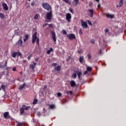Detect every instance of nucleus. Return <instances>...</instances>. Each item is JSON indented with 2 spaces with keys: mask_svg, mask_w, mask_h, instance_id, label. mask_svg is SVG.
Instances as JSON below:
<instances>
[{
  "mask_svg": "<svg viewBox=\"0 0 126 126\" xmlns=\"http://www.w3.org/2000/svg\"><path fill=\"white\" fill-rule=\"evenodd\" d=\"M42 7L44 8V9H46L48 11H52V8L51 7V5L49 4V3L45 2L42 3Z\"/></svg>",
  "mask_w": 126,
  "mask_h": 126,
  "instance_id": "1",
  "label": "nucleus"
},
{
  "mask_svg": "<svg viewBox=\"0 0 126 126\" xmlns=\"http://www.w3.org/2000/svg\"><path fill=\"white\" fill-rule=\"evenodd\" d=\"M51 34L54 42H57V36L56 35V32L54 31H51Z\"/></svg>",
  "mask_w": 126,
  "mask_h": 126,
  "instance_id": "2",
  "label": "nucleus"
},
{
  "mask_svg": "<svg viewBox=\"0 0 126 126\" xmlns=\"http://www.w3.org/2000/svg\"><path fill=\"white\" fill-rule=\"evenodd\" d=\"M53 14L52 13V11L47 13L46 14V18L47 20H51L52 19V15Z\"/></svg>",
  "mask_w": 126,
  "mask_h": 126,
  "instance_id": "3",
  "label": "nucleus"
},
{
  "mask_svg": "<svg viewBox=\"0 0 126 126\" xmlns=\"http://www.w3.org/2000/svg\"><path fill=\"white\" fill-rule=\"evenodd\" d=\"M36 39H38V38H37V32H34V34L32 35V44H34L35 42H36Z\"/></svg>",
  "mask_w": 126,
  "mask_h": 126,
  "instance_id": "4",
  "label": "nucleus"
},
{
  "mask_svg": "<svg viewBox=\"0 0 126 126\" xmlns=\"http://www.w3.org/2000/svg\"><path fill=\"white\" fill-rule=\"evenodd\" d=\"M3 117L4 119H11V117L9 116V112H5L3 113Z\"/></svg>",
  "mask_w": 126,
  "mask_h": 126,
  "instance_id": "5",
  "label": "nucleus"
},
{
  "mask_svg": "<svg viewBox=\"0 0 126 126\" xmlns=\"http://www.w3.org/2000/svg\"><path fill=\"white\" fill-rule=\"evenodd\" d=\"M23 43V41L22 40V37L20 36V39L17 42V44L19 47H22Z\"/></svg>",
  "mask_w": 126,
  "mask_h": 126,
  "instance_id": "6",
  "label": "nucleus"
},
{
  "mask_svg": "<svg viewBox=\"0 0 126 126\" xmlns=\"http://www.w3.org/2000/svg\"><path fill=\"white\" fill-rule=\"evenodd\" d=\"M71 19V14L68 13L66 14V20L68 22H70V20Z\"/></svg>",
  "mask_w": 126,
  "mask_h": 126,
  "instance_id": "7",
  "label": "nucleus"
},
{
  "mask_svg": "<svg viewBox=\"0 0 126 126\" xmlns=\"http://www.w3.org/2000/svg\"><path fill=\"white\" fill-rule=\"evenodd\" d=\"M82 26L84 29H86V28L88 27L87 23L86 22H83V21H82Z\"/></svg>",
  "mask_w": 126,
  "mask_h": 126,
  "instance_id": "8",
  "label": "nucleus"
},
{
  "mask_svg": "<svg viewBox=\"0 0 126 126\" xmlns=\"http://www.w3.org/2000/svg\"><path fill=\"white\" fill-rule=\"evenodd\" d=\"M68 38L70 40H73V39H75L76 37L74 34L70 33L68 35Z\"/></svg>",
  "mask_w": 126,
  "mask_h": 126,
  "instance_id": "9",
  "label": "nucleus"
},
{
  "mask_svg": "<svg viewBox=\"0 0 126 126\" xmlns=\"http://www.w3.org/2000/svg\"><path fill=\"white\" fill-rule=\"evenodd\" d=\"M33 64H31L30 65V68H31V69H32V70H34V69H35V66H36V65L37 64V63L35 62H32Z\"/></svg>",
  "mask_w": 126,
  "mask_h": 126,
  "instance_id": "10",
  "label": "nucleus"
},
{
  "mask_svg": "<svg viewBox=\"0 0 126 126\" xmlns=\"http://www.w3.org/2000/svg\"><path fill=\"white\" fill-rule=\"evenodd\" d=\"M88 11L89 12L90 17H93V15L94 14V10L93 9H89Z\"/></svg>",
  "mask_w": 126,
  "mask_h": 126,
  "instance_id": "11",
  "label": "nucleus"
},
{
  "mask_svg": "<svg viewBox=\"0 0 126 126\" xmlns=\"http://www.w3.org/2000/svg\"><path fill=\"white\" fill-rule=\"evenodd\" d=\"M106 17H107V18H114V17H115V15L114 14H110V13H107L106 14Z\"/></svg>",
  "mask_w": 126,
  "mask_h": 126,
  "instance_id": "12",
  "label": "nucleus"
},
{
  "mask_svg": "<svg viewBox=\"0 0 126 126\" xmlns=\"http://www.w3.org/2000/svg\"><path fill=\"white\" fill-rule=\"evenodd\" d=\"M25 107H26V105H23L22 107L20 109L21 115H23V113H24V110H25L24 108H25Z\"/></svg>",
  "mask_w": 126,
  "mask_h": 126,
  "instance_id": "13",
  "label": "nucleus"
},
{
  "mask_svg": "<svg viewBox=\"0 0 126 126\" xmlns=\"http://www.w3.org/2000/svg\"><path fill=\"white\" fill-rule=\"evenodd\" d=\"M7 64V62L5 63L4 64H2V63H0V68H4Z\"/></svg>",
  "mask_w": 126,
  "mask_h": 126,
  "instance_id": "14",
  "label": "nucleus"
},
{
  "mask_svg": "<svg viewBox=\"0 0 126 126\" xmlns=\"http://www.w3.org/2000/svg\"><path fill=\"white\" fill-rule=\"evenodd\" d=\"M74 72L77 74L79 79H80V76L81 74H82V72H81V71H75Z\"/></svg>",
  "mask_w": 126,
  "mask_h": 126,
  "instance_id": "15",
  "label": "nucleus"
},
{
  "mask_svg": "<svg viewBox=\"0 0 126 126\" xmlns=\"http://www.w3.org/2000/svg\"><path fill=\"white\" fill-rule=\"evenodd\" d=\"M2 6L3 9L5 10H8V7L7 6V5L5 3H2Z\"/></svg>",
  "mask_w": 126,
  "mask_h": 126,
  "instance_id": "16",
  "label": "nucleus"
},
{
  "mask_svg": "<svg viewBox=\"0 0 126 126\" xmlns=\"http://www.w3.org/2000/svg\"><path fill=\"white\" fill-rule=\"evenodd\" d=\"M123 4H124V0H120L119 3V5H117V7H121V6H122V5H123Z\"/></svg>",
  "mask_w": 126,
  "mask_h": 126,
  "instance_id": "17",
  "label": "nucleus"
},
{
  "mask_svg": "<svg viewBox=\"0 0 126 126\" xmlns=\"http://www.w3.org/2000/svg\"><path fill=\"white\" fill-rule=\"evenodd\" d=\"M61 66H58L54 68V70H56V71H58V72H59L60 71H61Z\"/></svg>",
  "mask_w": 126,
  "mask_h": 126,
  "instance_id": "18",
  "label": "nucleus"
},
{
  "mask_svg": "<svg viewBox=\"0 0 126 126\" xmlns=\"http://www.w3.org/2000/svg\"><path fill=\"white\" fill-rule=\"evenodd\" d=\"M70 85L71 87H74V86L76 85L75 82L73 80L71 81Z\"/></svg>",
  "mask_w": 126,
  "mask_h": 126,
  "instance_id": "19",
  "label": "nucleus"
},
{
  "mask_svg": "<svg viewBox=\"0 0 126 126\" xmlns=\"http://www.w3.org/2000/svg\"><path fill=\"white\" fill-rule=\"evenodd\" d=\"M84 60V58H83V56H80L79 58V62L80 63H83V61Z\"/></svg>",
  "mask_w": 126,
  "mask_h": 126,
  "instance_id": "20",
  "label": "nucleus"
},
{
  "mask_svg": "<svg viewBox=\"0 0 126 126\" xmlns=\"http://www.w3.org/2000/svg\"><path fill=\"white\" fill-rule=\"evenodd\" d=\"M74 1L75 2H73V5H74V6H76L77 3H78L79 0H74Z\"/></svg>",
  "mask_w": 126,
  "mask_h": 126,
  "instance_id": "21",
  "label": "nucleus"
},
{
  "mask_svg": "<svg viewBox=\"0 0 126 126\" xmlns=\"http://www.w3.org/2000/svg\"><path fill=\"white\" fill-rule=\"evenodd\" d=\"M96 2H97V8H100L101 7V4L100 3V0H95Z\"/></svg>",
  "mask_w": 126,
  "mask_h": 126,
  "instance_id": "22",
  "label": "nucleus"
},
{
  "mask_svg": "<svg viewBox=\"0 0 126 126\" xmlns=\"http://www.w3.org/2000/svg\"><path fill=\"white\" fill-rule=\"evenodd\" d=\"M26 85V83H24L22 86H20L19 87V90H22V89H23V88H24V87H25Z\"/></svg>",
  "mask_w": 126,
  "mask_h": 126,
  "instance_id": "23",
  "label": "nucleus"
},
{
  "mask_svg": "<svg viewBox=\"0 0 126 126\" xmlns=\"http://www.w3.org/2000/svg\"><path fill=\"white\" fill-rule=\"evenodd\" d=\"M28 39H29V35L27 34L25 35V38H24V42H25L26 40H28Z\"/></svg>",
  "mask_w": 126,
  "mask_h": 126,
  "instance_id": "24",
  "label": "nucleus"
},
{
  "mask_svg": "<svg viewBox=\"0 0 126 126\" xmlns=\"http://www.w3.org/2000/svg\"><path fill=\"white\" fill-rule=\"evenodd\" d=\"M51 52H53V48H50V49L47 51V55H50Z\"/></svg>",
  "mask_w": 126,
  "mask_h": 126,
  "instance_id": "25",
  "label": "nucleus"
},
{
  "mask_svg": "<svg viewBox=\"0 0 126 126\" xmlns=\"http://www.w3.org/2000/svg\"><path fill=\"white\" fill-rule=\"evenodd\" d=\"M87 70L89 71V72H91V71L92 70V68L91 67H87Z\"/></svg>",
  "mask_w": 126,
  "mask_h": 126,
  "instance_id": "26",
  "label": "nucleus"
},
{
  "mask_svg": "<svg viewBox=\"0 0 126 126\" xmlns=\"http://www.w3.org/2000/svg\"><path fill=\"white\" fill-rule=\"evenodd\" d=\"M64 2H65V3H67L68 4H70V2L68 0H63Z\"/></svg>",
  "mask_w": 126,
  "mask_h": 126,
  "instance_id": "27",
  "label": "nucleus"
},
{
  "mask_svg": "<svg viewBox=\"0 0 126 126\" xmlns=\"http://www.w3.org/2000/svg\"><path fill=\"white\" fill-rule=\"evenodd\" d=\"M0 18H1V19H3L4 18V15H3L2 13H0Z\"/></svg>",
  "mask_w": 126,
  "mask_h": 126,
  "instance_id": "28",
  "label": "nucleus"
},
{
  "mask_svg": "<svg viewBox=\"0 0 126 126\" xmlns=\"http://www.w3.org/2000/svg\"><path fill=\"white\" fill-rule=\"evenodd\" d=\"M98 54L99 55H100V56H102V55H103L104 54V53H103V52H102V49H100L99 52H98Z\"/></svg>",
  "mask_w": 126,
  "mask_h": 126,
  "instance_id": "29",
  "label": "nucleus"
},
{
  "mask_svg": "<svg viewBox=\"0 0 126 126\" xmlns=\"http://www.w3.org/2000/svg\"><path fill=\"white\" fill-rule=\"evenodd\" d=\"M104 32H105V34H108V35H109V29H106L104 30Z\"/></svg>",
  "mask_w": 126,
  "mask_h": 126,
  "instance_id": "30",
  "label": "nucleus"
},
{
  "mask_svg": "<svg viewBox=\"0 0 126 126\" xmlns=\"http://www.w3.org/2000/svg\"><path fill=\"white\" fill-rule=\"evenodd\" d=\"M12 57L13 58H16V52H14L12 54Z\"/></svg>",
  "mask_w": 126,
  "mask_h": 126,
  "instance_id": "31",
  "label": "nucleus"
},
{
  "mask_svg": "<svg viewBox=\"0 0 126 126\" xmlns=\"http://www.w3.org/2000/svg\"><path fill=\"white\" fill-rule=\"evenodd\" d=\"M37 101H38V100H37V99H34V101H33L32 104H33V105H35V104H37Z\"/></svg>",
  "mask_w": 126,
  "mask_h": 126,
  "instance_id": "32",
  "label": "nucleus"
},
{
  "mask_svg": "<svg viewBox=\"0 0 126 126\" xmlns=\"http://www.w3.org/2000/svg\"><path fill=\"white\" fill-rule=\"evenodd\" d=\"M49 108L50 109H54V108H55V105L54 104H51L49 105Z\"/></svg>",
  "mask_w": 126,
  "mask_h": 126,
  "instance_id": "33",
  "label": "nucleus"
},
{
  "mask_svg": "<svg viewBox=\"0 0 126 126\" xmlns=\"http://www.w3.org/2000/svg\"><path fill=\"white\" fill-rule=\"evenodd\" d=\"M77 75H76V73H73L72 75V77H73L74 78H76Z\"/></svg>",
  "mask_w": 126,
  "mask_h": 126,
  "instance_id": "34",
  "label": "nucleus"
},
{
  "mask_svg": "<svg viewBox=\"0 0 126 126\" xmlns=\"http://www.w3.org/2000/svg\"><path fill=\"white\" fill-rule=\"evenodd\" d=\"M66 94H70V95H72V91H67L66 92Z\"/></svg>",
  "mask_w": 126,
  "mask_h": 126,
  "instance_id": "35",
  "label": "nucleus"
},
{
  "mask_svg": "<svg viewBox=\"0 0 126 126\" xmlns=\"http://www.w3.org/2000/svg\"><path fill=\"white\" fill-rule=\"evenodd\" d=\"M2 75H4V71H3L2 72H0V76H1V78Z\"/></svg>",
  "mask_w": 126,
  "mask_h": 126,
  "instance_id": "36",
  "label": "nucleus"
},
{
  "mask_svg": "<svg viewBox=\"0 0 126 126\" xmlns=\"http://www.w3.org/2000/svg\"><path fill=\"white\" fill-rule=\"evenodd\" d=\"M31 107L30 106H26L24 107L25 110H26V111H28L29 109H30Z\"/></svg>",
  "mask_w": 126,
  "mask_h": 126,
  "instance_id": "37",
  "label": "nucleus"
},
{
  "mask_svg": "<svg viewBox=\"0 0 126 126\" xmlns=\"http://www.w3.org/2000/svg\"><path fill=\"white\" fill-rule=\"evenodd\" d=\"M21 53L20 52H16V56H18V57H20L21 56Z\"/></svg>",
  "mask_w": 126,
  "mask_h": 126,
  "instance_id": "38",
  "label": "nucleus"
},
{
  "mask_svg": "<svg viewBox=\"0 0 126 126\" xmlns=\"http://www.w3.org/2000/svg\"><path fill=\"white\" fill-rule=\"evenodd\" d=\"M38 17H39V15L38 14H36L34 16V19H38Z\"/></svg>",
  "mask_w": 126,
  "mask_h": 126,
  "instance_id": "39",
  "label": "nucleus"
},
{
  "mask_svg": "<svg viewBox=\"0 0 126 126\" xmlns=\"http://www.w3.org/2000/svg\"><path fill=\"white\" fill-rule=\"evenodd\" d=\"M93 5V3L92 2H90L89 6H90V7H91V6H92Z\"/></svg>",
  "mask_w": 126,
  "mask_h": 126,
  "instance_id": "40",
  "label": "nucleus"
},
{
  "mask_svg": "<svg viewBox=\"0 0 126 126\" xmlns=\"http://www.w3.org/2000/svg\"><path fill=\"white\" fill-rule=\"evenodd\" d=\"M57 96H58V97H61V96H62V93H58L57 94Z\"/></svg>",
  "mask_w": 126,
  "mask_h": 126,
  "instance_id": "41",
  "label": "nucleus"
},
{
  "mask_svg": "<svg viewBox=\"0 0 126 126\" xmlns=\"http://www.w3.org/2000/svg\"><path fill=\"white\" fill-rule=\"evenodd\" d=\"M63 35H66V32L65 30L63 31Z\"/></svg>",
  "mask_w": 126,
  "mask_h": 126,
  "instance_id": "42",
  "label": "nucleus"
},
{
  "mask_svg": "<svg viewBox=\"0 0 126 126\" xmlns=\"http://www.w3.org/2000/svg\"><path fill=\"white\" fill-rule=\"evenodd\" d=\"M52 66L56 67L57 66V63H54L52 64Z\"/></svg>",
  "mask_w": 126,
  "mask_h": 126,
  "instance_id": "43",
  "label": "nucleus"
},
{
  "mask_svg": "<svg viewBox=\"0 0 126 126\" xmlns=\"http://www.w3.org/2000/svg\"><path fill=\"white\" fill-rule=\"evenodd\" d=\"M69 10L70 12H71V13H73V10H72V9L71 8H70L69 9Z\"/></svg>",
  "mask_w": 126,
  "mask_h": 126,
  "instance_id": "44",
  "label": "nucleus"
},
{
  "mask_svg": "<svg viewBox=\"0 0 126 126\" xmlns=\"http://www.w3.org/2000/svg\"><path fill=\"white\" fill-rule=\"evenodd\" d=\"M1 88H2V89H5V86L2 85Z\"/></svg>",
  "mask_w": 126,
  "mask_h": 126,
  "instance_id": "45",
  "label": "nucleus"
},
{
  "mask_svg": "<svg viewBox=\"0 0 126 126\" xmlns=\"http://www.w3.org/2000/svg\"><path fill=\"white\" fill-rule=\"evenodd\" d=\"M88 59L89 60H90V59H91V55L88 54Z\"/></svg>",
  "mask_w": 126,
  "mask_h": 126,
  "instance_id": "46",
  "label": "nucleus"
},
{
  "mask_svg": "<svg viewBox=\"0 0 126 126\" xmlns=\"http://www.w3.org/2000/svg\"><path fill=\"white\" fill-rule=\"evenodd\" d=\"M94 42H95L94 39H91V42L92 43V44H94Z\"/></svg>",
  "mask_w": 126,
  "mask_h": 126,
  "instance_id": "47",
  "label": "nucleus"
},
{
  "mask_svg": "<svg viewBox=\"0 0 126 126\" xmlns=\"http://www.w3.org/2000/svg\"><path fill=\"white\" fill-rule=\"evenodd\" d=\"M37 116H38V117H40V116H41V113H40V112L37 113Z\"/></svg>",
  "mask_w": 126,
  "mask_h": 126,
  "instance_id": "48",
  "label": "nucleus"
},
{
  "mask_svg": "<svg viewBox=\"0 0 126 126\" xmlns=\"http://www.w3.org/2000/svg\"><path fill=\"white\" fill-rule=\"evenodd\" d=\"M87 73H88V70H87L86 71H85L84 72V74L85 75L86 74H87Z\"/></svg>",
  "mask_w": 126,
  "mask_h": 126,
  "instance_id": "49",
  "label": "nucleus"
},
{
  "mask_svg": "<svg viewBox=\"0 0 126 126\" xmlns=\"http://www.w3.org/2000/svg\"><path fill=\"white\" fill-rule=\"evenodd\" d=\"M88 23L89 24V25H92V23H91L90 21H88Z\"/></svg>",
  "mask_w": 126,
  "mask_h": 126,
  "instance_id": "50",
  "label": "nucleus"
},
{
  "mask_svg": "<svg viewBox=\"0 0 126 126\" xmlns=\"http://www.w3.org/2000/svg\"><path fill=\"white\" fill-rule=\"evenodd\" d=\"M49 27L50 28H53V25L52 24H49Z\"/></svg>",
  "mask_w": 126,
  "mask_h": 126,
  "instance_id": "51",
  "label": "nucleus"
},
{
  "mask_svg": "<svg viewBox=\"0 0 126 126\" xmlns=\"http://www.w3.org/2000/svg\"><path fill=\"white\" fill-rule=\"evenodd\" d=\"M17 126H22V124L21 123H18L17 125Z\"/></svg>",
  "mask_w": 126,
  "mask_h": 126,
  "instance_id": "52",
  "label": "nucleus"
},
{
  "mask_svg": "<svg viewBox=\"0 0 126 126\" xmlns=\"http://www.w3.org/2000/svg\"><path fill=\"white\" fill-rule=\"evenodd\" d=\"M12 70H13V71H16V68L15 67H13Z\"/></svg>",
  "mask_w": 126,
  "mask_h": 126,
  "instance_id": "53",
  "label": "nucleus"
},
{
  "mask_svg": "<svg viewBox=\"0 0 126 126\" xmlns=\"http://www.w3.org/2000/svg\"><path fill=\"white\" fill-rule=\"evenodd\" d=\"M36 43H37V44H39V38H37L36 39Z\"/></svg>",
  "mask_w": 126,
  "mask_h": 126,
  "instance_id": "54",
  "label": "nucleus"
},
{
  "mask_svg": "<svg viewBox=\"0 0 126 126\" xmlns=\"http://www.w3.org/2000/svg\"><path fill=\"white\" fill-rule=\"evenodd\" d=\"M35 4V3H34V2H32V3H31V5L32 6H33V5Z\"/></svg>",
  "mask_w": 126,
  "mask_h": 126,
  "instance_id": "55",
  "label": "nucleus"
},
{
  "mask_svg": "<svg viewBox=\"0 0 126 126\" xmlns=\"http://www.w3.org/2000/svg\"><path fill=\"white\" fill-rule=\"evenodd\" d=\"M6 75H7V76H9V72L8 71L6 72Z\"/></svg>",
  "mask_w": 126,
  "mask_h": 126,
  "instance_id": "56",
  "label": "nucleus"
},
{
  "mask_svg": "<svg viewBox=\"0 0 126 126\" xmlns=\"http://www.w3.org/2000/svg\"><path fill=\"white\" fill-rule=\"evenodd\" d=\"M30 59H31V55H30V56H28V60H30Z\"/></svg>",
  "mask_w": 126,
  "mask_h": 126,
  "instance_id": "57",
  "label": "nucleus"
},
{
  "mask_svg": "<svg viewBox=\"0 0 126 126\" xmlns=\"http://www.w3.org/2000/svg\"><path fill=\"white\" fill-rule=\"evenodd\" d=\"M78 53H79V54H81V50H78Z\"/></svg>",
  "mask_w": 126,
  "mask_h": 126,
  "instance_id": "58",
  "label": "nucleus"
},
{
  "mask_svg": "<svg viewBox=\"0 0 126 126\" xmlns=\"http://www.w3.org/2000/svg\"><path fill=\"white\" fill-rule=\"evenodd\" d=\"M38 60H39V59L36 58V59H35V62H37V61H38Z\"/></svg>",
  "mask_w": 126,
  "mask_h": 126,
  "instance_id": "59",
  "label": "nucleus"
},
{
  "mask_svg": "<svg viewBox=\"0 0 126 126\" xmlns=\"http://www.w3.org/2000/svg\"><path fill=\"white\" fill-rule=\"evenodd\" d=\"M23 62L24 63H26V60H23Z\"/></svg>",
  "mask_w": 126,
  "mask_h": 126,
  "instance_id": "60",
  "label": "nucleus"
},
{
  "mask_svg": "<svg viewBox=\"0 0 126 126\" xmlns=\"http://www.w3.org/2000/svg\"><path fill=\"white\" fill-rule=\"evenodd\" d=\"M46 88H47V86H44V89H46Z\"/></svg>",
  "mask_w": 126,
  "mask_h": 126,
  "instance_id": "61",
  "label": "nucleus"
},
{
  "mask_svg": "<svg viewBox=\"0 0 126 126\" xmlns=\"http://www.w3.org/2000/svg\"><path fill=\"white\" fill-rule=\"evenodd\" d=\"M48 24H45L44 25H43V27H45V26H46V25H47Z\"/></svg>",
  "mask_w": 126,
  "mask_h": 126,
  "instance_id": "62",
  "label": "nucleus"
},
{
  "mask_svg": "<svg viewBox=\"0 0 126 126\" xmlns=\"http://www.w3.org/2000/svg\"><path fill=\"white\" fill-rule=\"evenodd\" d=\"M80 33L81 34H82V32H81V30L80 31Z\"/></svg>",
  "mask_w": 126,
  "mask_h": 126,
  "instance_id": "63",
  "label": "nucleus"
},
{
  "mask_svg": "<svg viewBox=\"0 0 126 126\" xmlns=\"http://www.w3.org/2000/svg\"><path fill=\"white\" fill-rule=\"evenodd\" d=\"M20 74L21 75H22V72H20Z\"/></svg>",
  "mask_w": 126,
  "mask_h": 126,
  "instance_id": "64",
  "label": "nucleus"
}]
</instances>
